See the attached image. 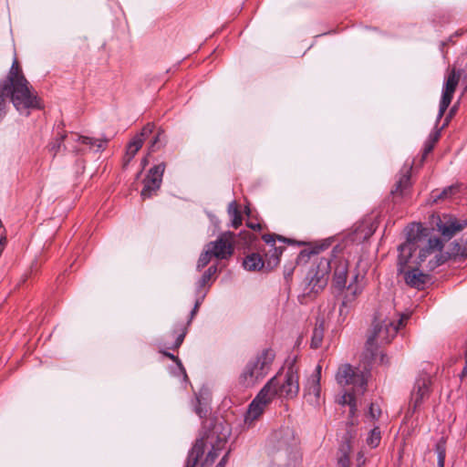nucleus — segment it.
I'll return each instance as SVG.
<instances>
[{
    "instance_id": "obj_1",
    "label": "nucleus",
    "mask_w": 467,
    "mask_h": 467,
    "mask_svg": "<svg viewBox=\"0 0 467 467\" xmlns=\"http://www.w3.org/2000/svg\"><path fill=\"white\" fill-rule=\"evenodd\" d=\"M443 244L439 237L430 236L428 230L420 224H412L407 234V240L399 246L398 272L403 271L411 262L415 266L431 272L441 265Z\"/></svg>"
},
{
    "instance_id": "obj_2",
    "label": "nucleus",
    "mask_w": 467,
    "mask_h": 467,
    "mask_svg": "<svg viewBox=\"0 0 467 467\" xmlns=\"http://www.w3.org/2000/svg\"><path fill=\"white\" fill-rule=\"evenodd\" d=\"M7 97L16 109L26 116H28L31 110L41 108L40 99L26 78L16 57H14L5 78L0 81V118L5 113Z\"/></svg>"
},
{
    "instance_id": "obj_3",
    "label": "nucleus",
    "mask_w": 467,
    "mask_h": 467,
    "mask_svg": "<svg viewBox=\"0 0 467 467\" xmlns=\"http://www.w3.org/2000/svg\"><path fill=\"white\" fill-rule=\"evenodd\" d=\"M230 435V430L223 423H215L213 428L201 439L197 440L189 452L185 467H195L201 457L206 452V456L201 462V467H211L224 449V445Z\"/></svg>"
},
{
    "instance_id": "obj_4",
    "label": "nucleus",
    "mask_w": 467,
    "mask_h": 467,
    "mask_svg": "<svg viewBox=\"0 0 467 467\" xmlns=\"http://www.w3.org/2000/svg\"><path fill=\"white\" fill-rule=\"evenodd\" d=\"M336 380L342 387L351 386V391L346 390L339 398L338 402L342 405H348L350 413L354 414L357 408L355 396L364 393L368 382V372L349 364H343L337 369Z\"/></svg>"
},
{
    "instance_id": "obj_5",
    "label": "nucleus",
    "mask_w": 467,
    "mask_h": 467,
    "mask_svg": "<svg viewBox=\"0 0 467 467\" xmlns=\"http://www.w3.org/2000/svg\"><path fill=\"white\" fill-rule=\"evenodd\" d=\"M274 358L275 354L271 349H264L245 365L239 377V383L244 388L254 386L268 374Z\"/></svg>"
},
{
    "instance_id": "obj_6",
    "label": "nucleus",
    "mask_w": 467,
    "mask_h": 467,
    "mask_svg": "<svg viewBox=\"0 0 467 467\" xmlns=\"http://www.w3.org/2000/svg\"><path fill=\"white\" fill-rule=\"evenodd\" d=\"M331 269V261L321 258L316 266L309 269L304 281V295L315 296L327 285L328 274Z\"/></svg>"
},
{
    "instance_id": "obj_7",
    "label": "nucleus",
    "mask_w": 467,
    "mask_h": 467,
    "mask_svg": "<svg viewBox=\"0 0 467 467\" xmlns=\"http://www.w3.org/2000/svg\"><path fill=\"white\" fill-rule=\"evenodd\" d=\"M275 382L271 386V389L275 390V397L279 395L285 398H294L299 391V376L297 368L291 365L285 373H280L270 380Z\"/></svg>"
},
{
    "instance_id": "obj_8",
    "label": "nucleus",
    "mask_w": 467,
    "mask_h": 467,
    "mask_svg": "<svg viewBox=\"0 0 467 467\" xmlns=\"http://www.w3.org/2000/svg\"><path fill=\"white\" fill-rule=\"evenodd\" d=\"M275 382V379L269 380L249 405V408L244 416V424L246 426H252L254 422L262 416L265 408L274 400L275 390L271 389V386Z\"/></svg>"
},
{
    "instance_id": "obj_9",
    "label": "nucleus",
    "mask_w": 467,
    "mask_h": 467,
    "mask_svg": "<svg viewBox=\"0 0 467 467\" xmlns=\"http://www.w3.org/2000/svg\"><path fill=\"white\" fill-rule=\"evenodd\" d=\"M409 318V315H401L397 322L385 319L382 325L377 327L374 333L368 338V348H372L374 345L386 344L396 336L400 327L403 326L404 322Z\"/></svg>"
},
{
    "instance_id": "obj_10",
    "label": "nucleus",
    "mask_w": 467,
    "mask_h": 467,
    "mask_svg": "<svg viewBox=\"0 0 467 467\" xmlns=\"http://www.w3.org/2000/svg\"><path fill=\"white\" fill-rule=\"evenodd\" d=\"M235 234L230 231L224 232L214 241L206 244L209 252L217 259H227L234 253Z\"/></svg>"
},
{
    "instance_id": "obj_11",
    "label": "nucleus",
    "mask_w": 467,
    "mask_h": 467,
    "mask_svg": "<svg viewBox=\"0 0 467 467\" xmlns=\"http://www.w3.org/2000/svg\"><path fill=\"white\" fill-rule=\"evenodd\" d=\"M165 164L160 163L152 167L143 181V189L140 192L142 199L150 198L161 187Z\"/></svg>"
},
{
    "instance_id": "obj_12",
    "label": "nucleus",
    "mask_w": 467,
    "mask_h": 467,
    "mask_svg": "<svg viewBox=\"0 0 467 467\" xmlns=\"http://www.w3.org/2000/svg\"><path fill=\"white\" fill-rule=\"evenodd\" d=\"M459 78L460 76L456 74L455 70H451V72L447 76L440 101L439 113L437 116L438 120L442 118L444 112L451 104L456 87L459 83Z\"/></svg>"
},
{
    "instance_id": "obj_13",
    "label": "nucleus",
    "mask_w": 467,
    "mask_h": 467,
    "mask_svg": "<svg viewBox=\"0 0 467 467\" xmlns=\"http://www.w3.org/2000/svg\"><path fill=\"white\" fill-rule=\"evenodd\" d=\"M431 384V376L426 373L420 375L416 379L410 396V406H412L414 410L429 397Z\"/></svg>"
},
{
    "instance_id": "obj_14",
    "label": "nucleus",
    "mask_w": 467,
    "mask_h": 467,
    "mask_svg": "<svg viewBox=\"0 0 467 467\" xmlns=\"http://www.w3.org/2000/svg\"><path fill=\"white\" fill-rule=\"evenodd\" d=\"M420 266H415L410 261V263L404 266L403 271L399 273L404 275V279L408 285L421 289L428 280V275L424 274L425 270H420Z\"/></svg>"
},
{
    "instance_id": "obj_15",
    "label": "nucleus",
    "mask_w": 467,
    "mask_h": 467,
    "mask_svg": "<svg viewBox=\"0 0 467 467\" xmlns=\"http://www.w3.org/2000/svg\"><path fill=\"white\" fill-rule=\"evenodd\" d=\"M465 224V223H461L457 218L451 215H443L442 218H439L436 223L438 231L445 240L452 238L458 232L464 228Z\"/></svg>"
},
{
    "instance_id": "obj_16",
    "label": "nucleus",
    "mask_w": 467,
    "mask_h": 467,
    "mask_svg": "<svg viewBox=\"0 0 467 467\" xmlns=\"http://www.w3.org/2000/svg\"><path fill=\"white\" fill-rule=\"evenodd\" d=\"M320 371L321 368L318 366L316 369V372L311 375L305 386V396L306 400L315 406L319 404L320 399Z\"/></svg>"
},
{
    "instance_id": "obj_17",
    "label": "nucleus",
    "mask_w": 467,
    "mask_h": 467,
    "mask_svg": "<svg viewBox=\"0 0 467 467\" xmlns=\"http://www.w3.org/2000/svg\"><path fill=\"white\" fill-rule=\"evenodd\" d=\"M72 141L75 143L72 147L76 152H83L87 149L95 150L96 151L104 149L107 141L94 139L88 136L74 135Z\"/></svg>"
},
{
    "instance_id": "obj_18",
    "label": "nucleus",
    "mask_w": 467,
    "mask_h": 467,
    "mask_svg": "<svg viewBox=\"0 0 467 467\" xmlns=\"http://www.w3.org/2000/svg\"><path fill=\"white\" fill-rule=\"evenodd\" d=\"M334 265V277L333 283L335 286L341 290L346 287L348 264L344 258H335Z\"/></svg>"
},
{
    "instance_id": "obj_19",
    "label": "nucleus",
    "mask_w": 467,
    "mask_h": 467,
    "mask_svg": "<svg viewBox=\"0 0 467 467\" xmlns=\"http://www.w3.org/2000/svg\"><path fill=\"white\" fill-rule=\"evenodd\" d=\"M153 127L150 124L145 126L141 132L136 135L127 147V155L129 156L128 161H130L139 150L142 147L144 140L152 132Z\"/></svg>"
},
{
    "instance_id": "obj_20",
    "label": "nucleus",
    "mask_w": 467,
    "mask_h": 467,
    "mask_svg": "<svg viewBox=\"0 0 467 467\" xmlns=\"http://www.w3.org/2000/svg\"><path fill=\"white\" fill-rule=\"evenodd\" d=\"M410 170L411 166L405 168V171L402 172L398 182H396L395 189L391 191L392 194L402 196L410 187Z\"/></svg>"
},
{
    "instance_id": "obj_21",
    "label": "nucleus",
    "mask_w": 467,
    "mask_h": 467,
    "mask_svg": "<svg viewBox=\"0 0 467 467\" xmlns=\"http://www.w3.org/2000/svg\"><path fill=\"white\" fill-rule=\"evenodd\" d=\"M324 331H325V321L324 319H317L315 327L313 329V334L311 337V348H318L321 347L323 338H324Z\"/></svg>"
},
{
    "instance_id": "obj_22",
    "label": "nucleus",
    "mask_w": 467,
    "mask_h": 467,
    "mask_svg": "<svg viewBox=\"0 0 467 467\" xmlns=\"http://www.w3.org/2000/svg\"><path fill=\"white\" fill-rule=\"evenodd\" d=\"M227 213L231 219V226L235 229L238 228L243 223V218L241 212L239 211L238 204L235 201H233L229 203Z\"/></svg>"
},
{
    "instance_id": "obj_23",
    "label": "nucleus",
    "mask_w": 467,
    "mask_h": 467,
    "mask_svg": "<svg viewBox=\"0 0 467 467\" xmlns=\"http://www.w3.org/2000/svg\"><path fill=\"white\" fill-rule=\"evenodd\" d=\"M244 267L248 271H256L264 267L265 263L257 254H252L244 260Z\"/></svg>"
},
{
    "instance_id": "obj_24",
    "label": "nucleus",
    "mask_w": 467,
    "mask_h": 467,
    "mask_svg": "<svg viewBox=\"0 0 467 467\" xmlns=\"http://www.w3.org/2000/svg\"><path fill=\"white\" fill-rule=\"evenodd\" d=\"M381 436L379 428H374L370 431L367 438V444L371 448H376L379 444Z\"/></svg>"
},
{
    "instance_id": "obj_25",
    "label": "nucleus",
    "mask_w": 467,
    "mask_h": 467,
    "mask_svg": "<svg viewBox=\"0 0 467 467\" xmlns=\"http://www.w3.org/2000/svg\"><path fill=\"white\" fill-rule=\"evenodd\" d=\"M457 188L451 186L449 188L444 189L442 192H433L432 198L434 202H438L439 200L447 199L449 196H451L456 192Z\"/></svg>"
},
{
    "instance_id": "obj_26",
    "label": "nucleus",
    "mask_w": 467,
    "mask_h": 467,
    "mask_svg": "<svg viewBox=\"0 0 467 467\" xmlns=\"http://www.w3.org/2000/svg\"><path fill=\"white\" fill-rule=\"evenodd\" d=\"M445 451H446L445 443L441 439L436 445V452H437V460H438L439 467H444Z\"/></svg>"
},
{
    "instance_id": "obj_27",
    "label": "nucleus",
    "mask_w": 467,
    "mask_h": 467,
    "mask_svg": "<svg viewBox=\"0 0 467 467\" xmlns=\"http://www.w3.org/2000/svg\"><path fill=\"white\" fill-rule=\"evenodd\" d=\"M338 467H349L350 460H349V446L348 445L346 449L340 450V455L337 459Z\"/></svg>"
},
{
    "instance_id": "obj_28",
    "label": "nucleus",
    "mask_w": 467,
    "mask_h": 467,
    "mask_svg": "<svg viewBox=\"0 0 467 467\" xmlns=\"http://www.w3.org/2000/svg\"><path fill=\"white\" fill-rule=\"evenodd\" d=\"M212 257H213V255L211 254V252H209V249L207 248V246H205L203 253L201 254L199 260H198V264H197L198 269H201V268H203L204 266H206L209 264V262L211 261Z\"/></svg>"
},
{
    "instance_id": "obj_29",
    "label": "nucleus",
    "mask_w": 467,
    "mask_h": 467,
    "mask_svg": "<svg viewBox=\"0 0 467 467\" xmlns=\"http://www.w3.org/2000/svg\"><path fill=\"white\" fill-rule=\"evenodd\" d=\"M217 268L216 266L213 265L210 266L207 271L202 275V278L199 281V286L202 287L204 286L211 279L212 275L215 274Z\"/></svg>"
},
{
    "instance_id": "obj_30",
    "label": "nucleus",
    "mask_w": 467,
    "mask_h": 467,
    "mask_svg": "<svg viewBox=\"0 0 467 467\" xmlns=\"http://www.w3.org/2000/svg\"><path fill=\"white\" fill-rule=\"evenodd\" d=\"M272 255L268 261V265L271 266L277 265L279 263V256L282 254V250L280 248L272 246V250H269V253H272Z\"/></svg>"
},
{
    "instance_id": "obj_31",
    "label": "nucleus",
    "mask_w": 467,
    "mask_h": 467,
    "mask_svg": "<svg viewBox=\"0 0 467 467\" xmlns=\"http://www.w3.org/2000/svg\"><path fill=\"white\" fill-rule=\"evenodd\" d=\"M164 355L176 362L180 372L183 376V379H187V375H186L185 369H184L181 360L177 357H175L174 355H172L171 353L164 352Z\"/></svg>"
},
{
    "instance_id": "obj_32",
    "label": "nucleus",
    "mask_w": 467,
    "mask_h": 467,
    "mask_svg": "<svg viewBox=\"0 0 467 467\" xmlns=\"http://www.w3.org/2000/svg\"><path fill=\"white\" fill-rule=\"evenodd\" d=\"M381 410L379 407L374 403H371L368 410V414L371 419L376 420L379 417Z\"/></svg>"
},
{
    "instance_id": "obj_33",
    "label": "nucleus",
    "mask_w": 467,
    "mask_h": 467,
    "mask_svg": "<svg viewBox=\"0 0 467 467\" xmlns=\"http://www.w3.org/2000/svg\"><path fill=\"white\" fill-rule=\"evenodd\" d=\"M348 292L351 293L352 296L355 297L357 295H358L361 292V288L358 286H354L352 285H349L348 286Z\"/></svg>"
},
{
    "instance_id": "obj_34",
    "label": "nucleus",
    "mask_w": 467,
    "mask_h": 467,
    "mask_svg": "<svg viewBox=\"0 0 467 467\" xmlns=\"http://www.w3.org/2000/svg\"><path fill=\"white\" fill-rule=\"evenodd\" d=\"M263 240L268 244H271V246L274 245L275 244V236L274 235H271V234H265L263 236Z\"/></svg>"
},
{
    "instance_id": "obj_35",
    "label": "nucleus",
    "mask_w": 467,
    "mask_h": 467,
    "mask_svg": "<svg viewBox=\"0 0 467 467\" xmlns=\"http://www.w3.org/2000/svg\"><path fill=\"white\" fill-rule=\"evenodd\" d=\"M184 333H182L181 335L178 336L174 344V348H179L182 345L184 338Z\"/></svg>"
},
{
    "instance_id": "obj_36",
    "label": "nucleus",
    "mask_w": 467,
    "mask_h": 467,
    "mask_svg": "<svg viewBox=\"0 0 467 467\" xmlns=\"http://www.w3.org/2000/svg\"><path fill=\"white\" fill-rule=\"evenodd\" d=\"M200 304H201V300L197 299L195 302L194 307L191 312V318H192L194 317V315L197 313Z\"/></svg>"
},
{
    "instance_id": "obj_37",
    "label": "nucleus",
    "mask_w": 467,
    "mask_h": 467,
    "mask_svg": "<svg viewBox=\"0 0 467 467\" xmlns=\"http://www.w3.org/2000/svg\"><path fill=\"white\" fill-rule=\"evenodd\" d=\"M161 132H159V133H158V135L154 138L153 141L151 142L150 149H151L152 150H154L153 149H154L155 144H156L158 141H160V140H161Z\"/></svg>"
},
{
    "instance_id": "obj_38",
    "label": "nucleus",
    "mask_w": 467,
    "mask_h": 467,
    "mask_svg": "<svg viewBox=\"0 0 467 467\" xmlns=\"http://www.w3.org/2000/svg\"><path fill=\"white\" fill-rule=\"evenodd\" d=\"M247 226L254 230H261V225L259 223H247Z\"/></svg>"
},
{
    "instance_id": "obj_39",
    "label": "nucleus",
    "mask_w": 467,
    "mask_h": 467,
    "mask_svg": "<svg viewBox=\"0 0 467 467\" xmlns=\"http://www.w3.org/2000/svg\"><path fill=\"white\" fill-rule=\"evenodd\" d=\"M431 150H432V145H431V144H430V145H427V146L425 147V150H424V154H428L429 152H431Z\"/></svg>"
},
{
    "instance_id": "obj_40",
    "label": "nucleus",
    "mask_w": 467,
    "mask_h": 467,
    "mask_svg": "<svg viewBox=\"0 0 467 467\" xmlns=\"http://www.w3.org/2000/svg\"><path fill=\"white\" fill-rule=\"evenodd\" d=\"M225 457H226V455L220 461V462L217 464L216 467H223L224 466Z\"/></svg>"
},
{
    "instance_id": "obj_41",
    "label": "nucleus",
    "mask_w": 467,
    "mask_h": 467,
    "mask_svg": "<svg viewBox=\"0 0 467 467\" xmlns=\"http://www.w3.org/2000/svg\"><path fill=\"white\" fill-rule=\"evenodd\" d=\"M358 464H360V463H363V462H364V460H363V454H362L361 452H360V453H358Z\"/></svg>"
},
{
    "instance_id": "obj_42",
    "label": "nucleus",
    "mask_w": 467,
    "mask_h": 467,
    "mask_svg": "<svg viewBox=\"0 0 467 467\" xmlns=\"http://www.w3.org/2000/svg\"><path fill=\"white\" fill-rule=\"evenodd\" d=\"M466 373H467V363H466V364H465V366L462 368V376H464Z\"/></svg>"
},
{
    "instance_id": "obj_43",
    "label": "nucleus",
    "mask_w": 467,
    "mask_h": 467,
    "mask_svg": "<svg viewBox=\"0 0 467 467\" xmlns=\"http://www.w3.org/2000/svg\"><path fill=\"white\" fill-rule=\"evenodd\" d=\"M148 163V160L145 158L141 161L142 167L144 168Z\"/></svg>"
},
{
    "instance_id": "obj_44",
    "label": "nucleus",
    "mask_w": 467,
    "mask_h": 467,
    "mask_svg": "<svg viewBox=\"0 0 467 467\" xmlns=\"http://www.w3.org/2000/svg\"><path fill=\"white\" fill-rule=\"evenodd\" d=\"M245 213L247 215H250L251 211L248 206H245Z\"/></svg>"
},
{
    "instance_id": "obj_45",
    "label": "nucleus",
    "mask_w": 467,
    "mask_h": 467,
    "mask_svg": "<svg viewBox=\"0 0 467 467\" xmlns=\"http://www.w3.org/2000/svg\"><path fill=\"white\" fill-rule=\"evenodd\" d=\"M196 412H197V414H198L200 417H202V410H199V409H198V410H196Z\"/></svg>"
},
{
    "instance_id": "obj_46",
    "label": "nucleus",
    "mask_w": 467,
    "mask_h": 467,
    "mask_svg": "<svg viewBox=\"0 0 467 467\" xmlns=\"http://www.w3.org/2000/svg\"><path fill=\"white\" fill-rule=\"evenodd\" d=\"M290 275V272H287V275H285V277L287 278Z\"/></svg>"
}]
</instances>
